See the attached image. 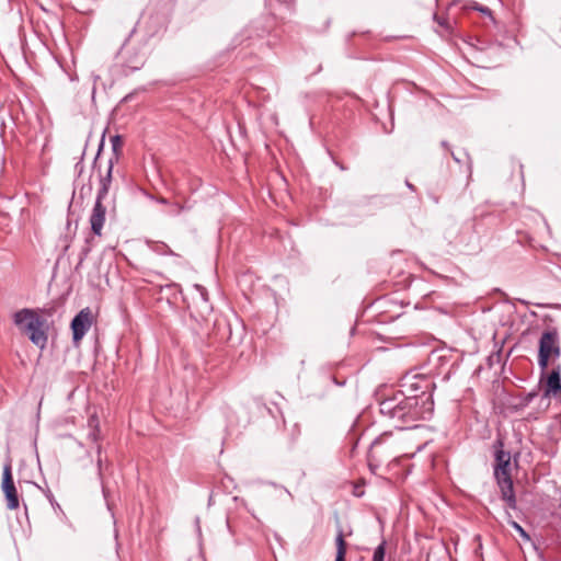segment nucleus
I'll use <instances>...</instances> for the list:
<instances>
[{"label":"nucleus","mask_w":561,"mask_h":561,"mask_svg":"<svg viewBox=\"0 0 561 561\" xmlns=\"http://www.w3.org/2000/svg\"><path fill=\"white\" fill-rule=\"evenodd\" d=\"M380 412L400 423V427H415V422L427 420L434 411L432 394H404L382 400Z\"/></svg>","instance_id":"obj_1"},{"label":"nucleus","mask_w":561,"mask_h":561,"mask_svg":"<svg viewBox=\"0 0 561 561\" xmlns=\"http://www.w3.org/2000/svg\"><path fill=\"white\" fill-rule=\"evenodd\" d=\"M494 476L501 490L502 500L507 503L512 510L516 508V496L511 477V455L499 449L495 453Z\"/></svg>","instance_id":"obj_2"},{"label":"nucleus","mask_w":561,"mask_h":561,"mask_svg":"<svg viewBox=\"0 0 561 561\" xmlns=\"http://www.w3.org/2000/svg\"><path fill=\"white\" fill-rule=\"evenodd\" d=\"M561 356V342L560 335L556 328L545 330L538 341V365L543 371L548 368L549 364Z\"/></svg>","instance_id":"obj_3"},{"label":"nucleus","mask_w":561,"mask_h":561,"mask_svg":"<svg viewBox=\"0 0 561 561\" xmlns=\"http://www.w3.org/2000/svg\"><path fill=\"white\" fill-rule=\"evenodd\" d=\"M399 386L402 393L408 394H432L435 383L428 376L412 369L407 371L400 379Z\"/></svg>","instance_id":"obj_4"},{"label":"nucleus","mask_w":561,"mask_h":561,"mask_svg":"<svg viewBox=\"0 0 561 561\" xmlns=\"http://www.w3.org/2000/svg\"><path fill=\"white\" fill-rule=\"evenodd\" d=\"M12 318L19 333L35 343V311L24 308L14 312Z\"/></svg>","instance_id":"obj_5"},{"label":"nucleus","mask_w":561,"mask_h":561,"mask_svg":"<svg viewBox=\"0 0 561 561\" xmlns=\"http://www.w3.org/2000/svg\"><path fill=\"white\" fill-rule=\"evenodd\" d=\"M93 323V313L90 308H83L71 321L73 341L80 342Z\"/></svg>","instance_id":"obj_6"},{"label":"nucleus","mask_w":561,"mask_h":561,"mask_svg":"<svg viewBox=\"0 0 561 561\" xmlns=\"http://www.w3.org/2000/svg\"><path fill=\"white\" fill-rule=\"evenodd\" d=\"M2 491L7 499V506L9 510H15L19 507L18 492L12 478L11 463L7 462L3 467L2 473Z\"/></svg>","instance_id":"obj_7"},{"label":"nucleus","mask_w":561,"mask_h":561,"mask_svg":"<svg viewBox=\"0 0 561 561\" xmlns=\"http://www.w3.org/2000/svg\"><path fill=\"white\" fill-rule=\"evenodd\" d=\"M103 199H96L89 216V222L93 236L101 238L106 222L107 209Z\"/></svg>","instance_id":"obj_8"},{"label":"nucleus","mask_w":561,"mask_h":561,"mask_svg":"<svg viewBox=\"0 0 561 561\" xmlns=\"http://www.w3.org/2000/svg\"><path fill=\"white\" fill-rule=\"evenodd\" d=\"M561 367L558 365L553 367L551 373L546 379L545 382V392L542 398L548 399L551 394L557 396L561 393Z\"/></svg>","instance_id":"obj_9"},{"label":"nucleus","mask_w":561,"mask_h":561,"mask_svg":"<svg viewBox=\"0 0 561 561\" xmlns=\"http://www.w3.org/2000/svg\"><path fill=\"white\" fill-rule=\"evenodd\" d=\"M112 170L113 161L110 160L106 173L100 178V187L98 190L96 199L104 201L107 196L112 183Z\"/></svg>","instance_id":"obj_10"},{"label":"nucleus","mask_w":561,"mask_h":561,"mask_svg":"<svg viewBox=\"0 0 561 561\" xmlns=\"http://www.w3.org/2000/svg\"><path fill=\"white\" fill-rule=\"evenodd\" d=\"M56 332H55V329H50L48 325L46 327V330L43 329V322L39 320V317L37 316V337H36V341H37V346H39L41 348H44L45 347V344L48 340V336L49 335H55Z\"/></svg>","instance_id":"obj_11"},{"label":"nucleus","mask_w":561,"mask_h":561,"mask_svg":"<svg viewBox=\"0 0 561 561\" xmlns=\"http://www.w3.org/2000/svg\"><path fill=\"white\" fill-rule=\"evenodd\" d=\"M345 535L342 528L337 529V534L335 537L336 545V559L337 561H344L346 556L347 543L344 539Z\"/></svg>","instance_id":"obj_12"},{"label":"nucleus","mask_w":561,"mask_h":561,"mask_svg":"<svg viewBox=\"0 0 561 561\" xmlns=\"http://www.w3.org/2000/svg\"><path fill=\"white\" fill-rule=\"evenodd\" d=\"M146 58L144 54H136L135 57L126 60V67L130 70H139L145 65Z\"/></svg>","instance_id":"obj_13"},{"label":"nucleus","mask_w":561,"mask_h":561,"mask_svg":"<svg viewBox=\"0 0 561 561\" xmlns=\"http://www.w3.org/2000/svg\"><path fill=\"white\" fill-rule=\"evenodd\" d=\"M386 557V541L382 540L374 551L373 561H385Z\"/></svg>","instance_id":"obj_14"},{"label":"nucleus","mask_w":561,"mask_h":561,"mask_svg":"<svg viewBox=\"0 0 561 561\" xmlns=\"http://www.w3.org/2000/svg\"><path fill=\"white\" fill-rule=\"evenodd\" d=\"M537 397L536 391H531L520 397L519 403L516 405L517 409H524Z\"/></svg>","instance_id":"obj_15"},{"label":"nucleus","mask_w":561,"mask_h":561,"mask_svg":"<svg viewBox=\"0 0 561 561\" xmlns=\"http://www.w3.org/2000/svg\"><path fill=\"white\" fill-rule=\"evenodd\" d=\"M434 20L437 22V24L443 27L446 32H450L451 31V24H450V21L448 18L446 16H443V15H438V14H435L434 15Z\"/></svg>","instance_id":"obj_16"},{"label":"nucleus","mask_w":561,"mask_h":561,"mask_svg":"<svg viewBox=\"0 0 561 561\" xmlns=\"http://www.w3.org/2000/svg\"><path fill=\"white\" fill-rule=\"evenodd\" d=\"M469 8L472 10L479 11L486 16L492 18V11L488 7H484V5H481V4L474 2Z\"/></svg>","instance_id":"obj_17"},{"label":"nucleus","mask_w":561,"mask_h":561,"mask_svg":"<svg viewBox=\"0 0 561 561\" xmlns=\"http://www.w3.org/2000/svg\"><path fill=\"white\" fill-rule=\"evenodd\" d=\"M510 525L526 540H529L528 534L524 530V528L516 523L515 520H510Z\"/></svg>","instance_id":"obj_18"},{"label":"nucleus","mask_w":561,"mask_h":561,"mask_svg":"<svg viewBox=\"0 0 561 561\" xmlns=\"http://www.w3.org/2000/svg\"><path fill=\"white\" fill-rule=\"evenodd\" d=\"M112 147L114 151H117L118 148L122 146V139L118 135L111 138Z\"/></svg>","instance_id":"obj_19"},{"label":"nucleus","mask_w":561,"mask_h":561,"mask_svg":"<svg viewBox=\"0 0 561 561\" xmlns=\"http://www.w3.org/2000/svg\"><path fill=\"white\" fill-rule=\"evenodd\" d=\"M442 145L447 148V142L443 141Z\"/></svg>","instance_id":"obj_20"},{"label":"nucleus","mask_w":561,"mask_h":561,"mask_svg":"<svg viewBox=\"0 0 561 561\" xmlns=\"http://www.w3.org/2000/svg\"><path fill=\"white\" fill-rule=\"evenodd\" d=\"M46 149H47V144L44 145L43 151H45Z\"/></svg>","instance_id":"obj_21"},{"label":"nucleus","mask_w":561,"mask_h":561,"mask_svg":"<svg viewBox=\"0 0 561 561\" xmlns=\"http://www.w3.org/2000/svg\"><path fill=\"white\" fill-rule=\"evenodd\" d=\"M167 252H168V253H170V254H172V253H173V252H172V250H171L170 248H168V251H167Z\"/></svg>","instance_id":"obj_22"},{"label":"nucleus","mask_w":561,"mask_h":561,"mask_svg":"<svg viewBox=\"0 0 561 561\" xmlns=\"http://www.w3.org/2000/svg\"><path fill=\"white\" fill-rule=\"evenodd\" d=\"M335 561H337V559L335 558Z\"/></svg>","instance_id":"obj_23"}]
</instances>
